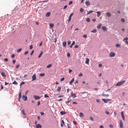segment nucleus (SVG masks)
I'll return each instance as SVG.
<instances>
[{
	"label": "nucleus",
	"mask_w": 128,
	"mask_h": 128,
	"mask_svg": "<svg viewBox=\"0 0 128 128\" xmlns=\"http://www.w3.org/2000/svg\"><path fill=\"white\" fill-rule=\"evenodd\" d=\"M22 99L26 101L27 100V98L26 96L24 95L22 96Z\"/></svg>",
	"instance_id": "obj_5"
},
{
	"label": "nucleus",
	"mask_w": 128,
	"mask_h": 128,
	"mask_svg": "<svg viewBox=\"0 0 128 128\" xmlns=\"http://www.w3.org/2000/svg\"><path fill=\"white\" fill-rule=\"evenodd\" d=\"M73 123L75 125H76L77 124L76 122L75 121H73Z\"/></svg>",
	"instance_id": "obj_42"
},
{
	"label": "nucleus",
	"mask_w": 128,
	"mask_h": 128,
	"mask_svg": "<svg viewBox=\"0 0 128 128\" xmlns=\"http://www.w3.org/2000/svg\"><path fill=\"white\" fill-rule=\"evenodd\" d=\"M125 82V80H123L118 82L116 84V86H119L123 84Z\"/></svg>",
	"instance_id": "obj_1"
},
{
	"label": "nucleus",
	"mask_w": 128,
	"mask_h": 128,
	"mask_svg": "<svg viewBox=\"0 0 128 128\" xmlns=\"http://www.w3.org/2000/svg\"><path fill=\"white\" fill-rule=\"evenodd\" d=\"M12 84L15 85H17L18 83L16 81H14L12 82Z\"/></svg>",
	"instance_id": "obj_30"
},
{
	"label": "nucleus",
	"mask_w": 128,
	"mask_h": 128,
	"mask_svg": "<svg viewBox=\"0 0 128 128\" xmlns=\"http://www.w3.org/2000/svg\"><path fill=\"white\" fill-rule=\"evenodd\" d=\"M115 55V53L113 52H110L109 56L111 57H114Z\"/></svg>",
	"instance_id": "obj_2"
},
{
	"label": "nucleus",
	"mask_w": 128,
	"mask_h": 128,
	"mask_svg": "<svg viewBox=\"0 0 128 128\" xmlns=\"http://www.w3.org/2000/svg\"><path fill=\"white\" fill-rule=\"evenodd\" d=\"M78 47V45H76L75 46V48H76Z\"/></svg>",
	"instance_id": "obj_60"
},
{
	"label": "nucleus",
	"mask_w": 128,
	"mask_h": 128,
	"mask_svg": "<svg viewBox=\"0 0 128 128\" xmlns=\"http://www.w3.org/2000/svg\"><path fill=\"white\" fill-rule=\"evenodd\" d=\"M67 6L66 5L64 7V9H65L66 8H67Z\"/></svg>",
	"instance_id": "obj_59"
},
{
	"label": "nucleus",
	"mask_w": 128,
	"mask_h": 128,
	"mask_svg": "<svg viewBox=\"0 0 128 128\" xmlns=\"http://www.w3.org/2000/svg\"><path fill=\"white\" fill-rule=\"evenodd\" d=\"M96 13L97 14V16L98 17H99L100 16L101 14V12L100 11H98L96 12Z\"/></svg>",
	"instance_id": "obj_14"
},
{
	"label": "nucleus",
	"mask_w": 128,
	"mask_h": 128,
	"mask_svg": "<svg viewBox=\"0 0 128 128\" xmlns=\"http://www.w3.org/2000/svg\"><path fill=\"white\" fill-rule=\"evenodd\" d=\"M121 21H122V22H125V20L123 18L122 19H121Z\"/></svg>",
	"instance_id": "obj_50"
},
{
	"label": "nucleus",
	"mask_w": 128,
	"mask_h": 128,
	"mask_svg": "<svg viewBox=\"0 0 128 128\" xmlns=\"http://www.w3.org/2000/svg\"><path fill=\"white\" fill-rule=\"evenodd\" d=\"M22 112L23 115L24 116H25L26 115V114L24 112V109L22 110Z\"/></svg>",
	"instance_id": "obj_29"
},
{
	"label": "nucleus",
	"mask_w": 128,
	"mask_h": 128,
	"mask_svg": "<svg viewBox=\"0 0 128 128\" xmlns=\"http://www.w3.org/2000/svg\"><path fill=\"white\" fill-rule=\"evenodd\" d=\"M60 114L62 115H64L66 114V112H65L61 111L60 112Z\"/></svg>",
	"instance_id": "obj_20"
},
{
	"label": "nucleus",
	"mask_w": 128,
	"mask_h": 128,
	"mask_svg": "<svg viewBox=\"0 0 128 128\" xmlns=\"http://www.w3.org/2000/svg\"><path fill=\"white\" fill-rule=\"evenodd\" d=\"M93 12V11L92 10H90L87 13V14H89Z\"/></svg>",
	"instance_id": "obj_27"
},
{
	"label": "nucleus",
	"mask_w": 128,
	"mask_h": 128,
	"mask_svg": "<svg viewBox=\"0 0 128 128\" xmlns=\"http://www.w3.org/2000/svg\"><path fill=\"white\" fill-rule=\"evenodd\" d=\"M74 78H72V80H70L69 82L70 84V85H72L73 82L74 81Z\"/></svg>",
	"instance_id": "obj_10"
},
{
	"label": "nucleus",
	"mask_w": 128,
	"mask_h": 128,
	"mask_svg": "<svg viewBox=\"0 0 128 128\" xmlns=\"http://www.w3.org/2000/svg\"><path fill=\"white\" fill-rule=\"evenodd\" d=\"M120 128H123V125L122 122V120L120 121Z\"/></svg>",
	"instance_id": "obj_3"
},
{
	"label": "nucleus",
	"mask_w": 128,
	"mask_h": 128,
	"mask_svg": "<svg viewBox=\"0 0 128 128\" xmlns=\"http://www.w3.org/2000/svg\"><path fill=\"white\" fill-rule=\"evenodd\" d=\"M21 92H20L18 95V98H21Z\"/></svg>",
	"instance_id": "obj_33"
},
{
	"label": "nucleus",
	"mask_w": 128,
	"mask_h": 128,
	"mask_svg": "<svg viewBox=\"0 0 128 128\" xmlns=\"http://www.w3.org/2000/svg\"><path fill=\"white\" fill-rule=\"evenodd\" d=\"M33 98L35 99V100H38V99H40V97L38 96H36V95H34V96H33Z\"/></svg>",
	"instance_id": "obj_4"
},
{
	"label": "nucleus",
	"mask_w": 128,
	"mask_h": 128,
	"mask_svg": "<svg viewBox=\"0 0 128 128\" xmlns=\"http://www.w3.org/2000/svg\"><path fill=\"white\" fill-rule=\"evenodd\" d=\"M79 115L81 117H82L84 116L83 113L82 112H80V113Z\"/></svg>",
	"instance_id": "obj_28"
},
{
	"label": "nucleus",
	"mask_w": 128,
	"mask_h": 128,
	"mask_svg": "<svg viewBox=\"0 0 128 128\" xmlns=\"http://www.w3.org/2000/svg\"><path fill=\"white\" fill-rule=\"evenodd\" d=\"M102 96H109V95L107 94H102Z\"/></svg>",
	"instance_id": "obj_35"
},
{
	"label": "nucleus",
	"mask_w": 128,
	"mask_h": 128,
	"mask_svg": "<svg viewBox=\"0 0 128 128\" xmlns=\"http://www.w3.org/2000/svg\"><path fill=\"white\" fill-rule=\"evenodd\" d=\"M43 54V52L42 51H41L40 52V54L38 56V58H40L42 54Z\"/></svg>",
	"instance_id": "obj_24"
},
{
	"label": "nucleus",
	"mask_w": 128,
	"mask_h": 128,
	"mask_svg": "<svg viewBox=\"0 0 128 128\" xmlns=\"http://www.w3.org/2000/svg\"><path fill=\"white\" fill-rule=\"evenodd\" d=\"M71 100L70 99H68V100L67 102H66V103H69L71 101Z\"/></svg>",
	"instance_id": "obj_26"
},
{
	"label": "nucleus",
	"mask_w": 128,
	"mask_h": 128,
	"mask_svg": "<svg viewBox=\"0 0 128 128\" xmlns=\"http://www.w3.org/2000/svg\"><path fill=\"white\" fill-rule=\"evenodd\" d=\"M66 44V41L64 42L63 43L62 46L64 47H65Z\"/></svg>",
	"instance_id": "obj_16"
},
{
	"label": "nucleus",
	"mask_w": 128,
	"mask_h": 128,
	"mask_svg": "<svg viewBox=\"0 0 128 128\" xmlns=\"http://www.w3.org/2000/svg\"><path fill=\"white\" fill-rule=\"evenodd\" d=\"M61 87L60 86H58L57 89V90L58 92H60V90Z\"/></svg>",
	"instance_id": "obj_22"
},
{
	"label": "nucleus",
	"mask_w": 128,
	"mask_h": 128,
	"mask_svg": "<svg viewBox=\"0 0 128 128\" xmlns=\"http://www.w3.org/2000/svg\"><path fill=\"white\" fill-rule=\"evenodd\" d=\"M73 13H72L70 14V16H69L68 19V22H69L71 20V16H72L73 15Z\"/></svg>",
	"instance_id": "obj_8"
},
{
	"label": "nucleus",
	"mask_w": 128,
	"mask_h": 128,
	"mask_svg": "<svg viewBox=\"0 0 128 128\" xmlns=\"http://www.w3.org/2000/svg\"><path fill=\"white\" fill-rule=\"evenodd\" d=\"M4 60L5 61H7L8 60L7 58H5L4 59Z\"/></svg>",
	"instance_id": "obj_61"
},
{
	"label": "nucleus",
	"mask_w": 128,
	"mask_h": 128,
	"mask_svg": "<svg viewBox=\"0 0 128 128\" xmlns=\"http://www.w3.org/2000/svg\"><path fill=\"white\" fill-rule=\"evenodd\" d=\"M15 62H16V60H12V63L14 64L15 63Z\"/></svg>",
	"instance_id": "obj_62"
},
{
	"label": "nucleus",
	"mask_w": 128,
	"mask_h": 128,
	"mask_svg": "<svg viewBox=\"0 0 128 128\" xmlns=\"http://www.w3.org/2000/svg\"><path fill=\"white\" fill-rule=\"evenodd\" d=\"M44 98H47L48 97V96H47V94H45L44 95Z\"/></svg>",
	"instance_id": "obj_48"
},
{
	"label": "nucleus",
	"mask_w": 128,
	"mask_h": 128,
	"mask_svg": "<svg viewBox=\"0 0 128 128\" xmlns=\"http://www.w3.org/2000/svg\"><path fill=\"white\" fill-rule=\"evenodd\" d=\"M28 51H26L24 53V55H26V54H28Z\"/></svg>",
	"instance_id": "obj_45"
},
{
	"label": "nucleus",
	"mask_w": 128,
	"mask_h": 128,
	"mask_svg": "<svg viewBox=\"0 0 128 128\" xmlns=\"http://www.w3.org/2000/svg\"><path fill=\"white\" fill-rule=\"evenodd\" d=\"M96 32V29H94L92 30V31H91V32L92 33H95Z\"/></svg>",
	"instance_id": "obj_21"
},
{
	"label": "nucleus",
	"mask_w": 128,
	"mask_h": 128,
	"mask_svg": "<svg viewBox=\"0 0 128 128\" xmlns=\"http://www.w3.org/2000/svg\"><path fill=\"white\" fill-rule=\"evenodd\" d=\"M90 119L91 120H94V119H93V118L92 117V116H90Z\"/></svg>",
	"instance_id": "obj_57"
},
{
	"label": "nucleus",
	"mask_w": 128,
	"mask_h": 128,
	"mask_svg": "<svg viewBox=\"0 0 128 128\" xmlns=\"http://www.w3.org/2000/svg\"><path fill=\"white\" fill-rule=\"evenodd\" d=\"M64 78H63H63H61V79H60V81H63V80H64Z\"/></svg>",
	"instance_id": "obj_43"
},
{
	"label": "nucleus",
	"mask_w": 128,
	"mask_h": 128,
	"mask_svg": "<svg viewBox=\"0 0 128 128\" xmlns=\"http://www.w3.org/2000/svg\"><path fill=\"white\" fill-rule=\"evenodd\" d=\"M42 127V126L39 124H38L36 126V128H41Z\"/></svg>",
	"instance_id": "obj_12"
},
{
	"label": "nucleus",
	"mask_w": 128,
	"mask_h": 128,
	"mask_svg": "<svg viewBox=\"0 0 128 128\" xmlns=\"http://www.w3.org/2000/svg\"><path fill=\"white\" fill-rule=\"evenodd\" d=\"M70 41H68V45H70Z\"/></svg>",
	"instance_id": "obj_53"
},
{
	"label": "nucleus",
	"mask_w": 128,
	"mask_h": 128,
	"mask_svg": "<svg viewBox=\"0 0 128 128\" xmlns=\"http://www.w3.org/2000/svg\"><path fill=\"white\" fill-rule=\"evenodd\" d=\"M22 50V48H20L19 49H18V50H17V52H20Z\"/></svg>",
	"instance_id": "obj_32"
},
{
	"label": "nucleus",
	"mask_w": 128,
	"mask_h": 128,
	"mask_svg": "<svg viewBox=\"0 0 128 128\" xmlns=\"http://www.w3.org/2000/svg\"><path fill=\"white\" fill-rule=\"evenodd\" d=\"M15 56V55L14 54H12L11 56V57L12 58H14Z\"/></svg>",
	"instance_id": "obj_46"
},
{
	"label": "nucleus",
	"mask_w": 128,
	"mask_h": 128,
	"mask_svg": "<svg viewBox=\"0 0 128 128\" xmlns=\"http://www.w3.org/2000/svg\"><path fill=\"white\" fill-rule=\"evenodd\" d=\"M82 73H80L79 74L78 76H82Z\"/></svg>",
	"instance_id": "obj_52"
},
{
	"label": "nucleus",
	"mask_w": 128,
	"mask_h": 128,
	"mask_svg": "<svg viewBox=\"0 0 128 128\" xmlns=\"http://www.w3.org/2000/svg\"><path fill=\"white\" fill-rule=\"evenodd\" d=\"M100 128H104L103 126L100 125Z\"/></svg>",
	"instance_id": "obj_64"
},
{
	"label": "nucleus",
	"mask_w": 128,
	"mask_h": 128,
	"mask_svg": "<svg viewBox=\"0 0 128 128\" xmlns=\"http://www.w3.org/2000/svg\"><path fill=\"white\" fill-rule=\"evenodd\" d=\"M71 96L73 98H74L76 96H75V94H72Z\"/></svg>",
	"instance_id": "obj_37"
},
{
	"label": "nucleus",
	"mask_w": 128,
	"mask_h": 128,
	"mask_svg": "<svg viewBox=\"0 0 128 128\" xmlns=\"http://www.w3.org/2000/svg\"><path fill=\"white\" fill-rule=\"evenodd\" d=\"M101 24H100L98 25L97 26V28L98 29H100L101 28Z\"/></svg>",
	"instance_id": "obj_18"
},
{
	"label": "nucleus",
	"mask_w": 128,
	"mask_h": 128,
	"mask_svg": "<svg viewBox=\"0 0 128 128\" xmlns=\"http://www.w3.org/2000/svg\"><path fill=\"white\" fill-rule=\"evenodd\" d=\"M128 40V37H126L125 38L124 40V41L125 40L127 41V40Z\"/></svg>",
	"instance_id": "obj_41"
},
{
	"label": "nucleus",
	"mask_w": 128,
	"mask_h": 128,
	"mask_svg": "<svg viewBox=\"0 0 128 128\" xmlns=\"http://www.w3.org/2000/svg\"><path fill=\"white\" fill-rule=\"evenodd\" d=\"M32 48V45H30V49H31Z\"/></svg>",
	"instance_id": "obj_51"
},
{
	"label": "nucleus",
	"mask_w": 128,
	"mask_h": 128,
	"mask_svg": "<svg viewBox=\"0 0 128 128\" xmlns=\"http://www.w3.org/2000/svg\"><path fill=\"white\" fill-rule=\"evenodd\" d=\"M51 66H52L51 64H49L46 67L47 68H49L51 67Z\"/></svg>",
	"instance_id": "obj_36"
},
{
	"label": "nucleus",
	"mask_w": 128,
	"mask_h": 128,
	"mask_svg": "<svg viewBox=\"0 0 128 128\" xmlns=\"http://www.w3.org/2000/svg\"><path fill=\"white\" fill-rule=\"evenodd\" d=\"M102 29L104 31H106L107 30L106 28L104 26H102Z\"/></svg>",
	"instance_id": "obj_13"
},
{
	"label": "nucleus",
	"mask_w": 128,
	"mask_h": 128,
	"mask_svg": "<svg viewBox=\"0 0 128 128\" xmlns=\"http://www.w3.org/2000/svg\"><path fill=\"white\" fill-rule=\"evenodd\" d=\"M19 66V64L17 65L16 66V68H18Z\"/></svg>",
	"instance_id": "obj_63"
},
{
	"label": "nucleus",
	"mask_w": 128,
	"mask_h": 128,
	"mask_svg": "<svg viewBox=\"0 0 128 128\" xmlns=\"http://www.w3.org/2000/svg\"><path fill=\"white\" fill-rule=\"evenodd\" d=\"M86 20L87 22H89L90 21V19L89 18H88L86 19Z\"/></svg>",
	"instance_id": "obj_38"
},
{
	"label": "nucleus",
	"mask_w": 128,
	"mask_h": 128,
	"mask_svg": "<svg viewBox=\"0 0 128 128\" xmlns=\"http://www.w3.org/2000/svg\"><path fill=\"white\" fill-rule=\"evenodd\" d=\"M85 4L87 6H90V2L88 0H86L85 2Z\"/></svg>",
	"instance_id": "obj_9"
},
{
	"label": "nucleus",
	"mask_w": 128,
	"mask_h": 128,
	"mask_svg": "<svg viewBox=\"0 0 128 128\" xmlns=\"http://www.w3.org/2000/svg\"><path fill=\"white\" fill-rule=\"evenodd\" d=\"M98 66L100 67H101L102 66V65L101 64H100L98 65Z\"/></svg>",
	"instance_id": "obj_49"
},
{
	"label": "nucleus",
	"mask_w": 128,
	"mask_h": 128,
	"mask_svg": "<svg viewBox=\"0 0 128 128\" xmlns=\"http://www.w3.org/2000/svg\"><path fill=\"white\" fill-rule=\"evenodd\" d=\"M45 74L44 73H42L40 75V76H43Z\"/></svg>",
	"instance_id": "obj_34"
},
{
	"label": "nucleus",
	"mask_w": 128,
	"mask_h": 128,
	"mask_svg": "<svg viewBox=\"0 0 128 128\" xmlns=\"http://www.w3.org/2000/svg\"><path fill=\"white\" fill-rule=\"evenodd\" d=\"M116 47H120L121 46V45L119 44H116Z\"/></svg>",
	"instance_id": "obj_31"
},
{
	"label": "nucleus",
	"mask_w": 128,
	"mask_h": 128,
	"mask_svg": "<svg viewBox=\"0 0 128 128\" xmlns=\"http://www.w3.org/2000/svg\"><path fill=\"white\" fill-rule=\"evenodd\" d=\"M83 36L84 38H86L87 37V36L86 34H84Z\"/></svg>",
	"instance_id": "obj_47"
},
{
	"label": "nucleus",
	"mask_w": 128,
	"mask_h": 128,
	"mask_svg": "<svg viewBox=\"0 0 128 128\" xmlns=\"http://www.w3.org/2000/svg\"><path fill=\"white\" fill-rule=\"evenodd\" d=\"M25 84V82H22L20 84V85L21 86L22 85Z\"/></svg>",
	"instance_id": "obj_40"
},
{
	"label": "nucleus",
	"mask_w": 128,
	"mask_h": 128,
	"mask_svg": "<svg viewBox=\"0 0 128 128\" xmlns=\"http://www.w3.org/2000/svg\"><path fill=\"white\" fill-rule=\"evenodd\" d=\"M72 1H70L69 3H68V4L69 5H70L71 4H72Z\"/></svg>",
	"instance_id": "obj_55"
},
{
	"label": "nucleus",
	"mask_w": 128,
	"mask_h": 128,
	"mask_svg": "<svg viewBox=\"0 0 128 128\" xmlns=\"http://www.w3.org/2000/svg\"><path fill=\"white\" fill-rule=\"evenodd\" d=\"M109 126L110 128H112L113 127V125L112 124H110L109 125Z\"/></svg>",
	"instance_id": "obj_54"
},
{
	"label": "nucleus",
	"mask_w": 128,
	"mask_h": 128,
	"mask_svg": "<svg viewBox=\"0 0 128 128\" xmlns=\"http://www.w3.org/2000/svg\"><path fill=\"white\" fill-rule=\"evenodd\" d=\"M106 15L108 17H110L111 16V14L109 12H107L106 13Z\"/></svg>",
	"instance_id": "obj_15"
},
{
	"label": "nucleus",
	"mask_w": 128,
	"mask_h": 128,
	"mask_svg": "<svg viewBox=\"0 0 128 128\" xmlns=\"http://www.w3.org/2000/svg\"><path fill=\"white\" fill-rule=\"evenodd\" d=\"M121 114L122 117V118L124 120H125V118H124V113H123V112H121Z\"/></svg>",
	"instance_id": "obj_11"
},
{
	"label": "nucleus",
	"mask_w": 128,
	"mask_h": 128,
	"mask_svg": "<svg viewBox=\"0 0 128 128\" xmlns=\"http://www.w3.org/2000/svg\"><path fill=\"white\" fill-rule=\"evenodd\" d=\"M36 78V76L35 74H34L32 76V81L35 80Z\"/></svg>",
	"instance_id": "obj_7"
},
{
	"label": "nucleus",
	"mask_w": 128,
	"mask_h": 128,
	"mask_svg": "<svg viewBox=\"0 0 128 128\" xmlns=\"http://www.w3.org/2000/svg\"><path fill=\"white\" fill-rule=\"evenodd\" d=\"M61 124H64V121L63 120H62L61 121Z\"/></svg>",
	"instance_id": "obj_58"
},
{
	"label": "nucleus",
	"mask_w": 128,
	"mask_h": 128,
	"mask_svg": "<svg viewBox=\"0 0 128 128\" xmlns=\"http://www.w3.org/2000/svg\"><path fill=\"white\" fill-rule=\"evenodd\" d=\"M51 28H52L54 26V24H53L50 23L49 24Z\"/></svg>",
	"instance_id": "obj_25"
},
{
	"label": "nucleus",
	"mask_w": 128,
	"mask_h": 128,
	"mask_svg": "<svg viewBox=\"0 0 128 128\" xmlns=\"http://www.w3.org/2000/svg\"><path fill=\"white\" fill-rule=\"evenodd\" d=\"M102 100L103 101H104L105 103H107L108 101H110L111 100L110 99L106 100L104 99H102Z\"/></svg>",
	"instance_id": "obj_6"
},
{
	"label": "nucleus",
	"mask_w": 128,
	"mask_h": 128,
	"mask_svg": "<svg viewBox=\"0 0 128 128\" xmlns=\"http://www.w3.org/2000/svg\"><path fill=\"white\" fill-rule=\"evenodd\" d=\"M1 75L2 76L4 77H6V75L3 72H2L1 73Z\"/></svg>",
	"instance_id": "obj_19"
},
{
	"label": "nucleus",
	"mask_w": 128,
	"mask_h": 128,
	"mask_svg": "<svg viewBox=\"0 0 128 128\" xmlns=\"http://www.w3.org/2000/svg\"><path fill=\"white\" fill-rule=\"evenodd\" d=\"M83 9L82 8H81L80 9V11L81 12H83Z\"/></svg>",
	"instance_id": "obj_39"
},
{
	"label": "nucleus",
	"mask_w": 128,
	"mask_h": 128,
	"mask_svg": "<svg viewBox=\"0 0 128 128\" xmlns=\"http://www.w3.org/2000/svg\"><path fill=\"white\" fill-rule=\"evenodd\" d=\"M105 113L106 114H108V115H109L110 114L109 112H108L107 111H106L105 112Z\"/></svg>",
	"instance_id": "obj_44"
},
{
	"label": "nucleus",
	"mask_w": 128,
	"mask_h": 128,
	"mask_svg": "<svg viewBox=\"0 0 128 128\" xmlns=\"http://www.w3.org/2000/svg\"><path fill=\"white\" fill-rule=\"evenodd\" d=\"M50 15V12H48L46 14V16L48 17Z\"/></svg>",
	"instance_id": "obj_23"
},
{
	"label": "nucleus",
	"mask_w": 128,
	"mask_h": 128,
	"mask_svg": "<svg viewBox=\"0 0 128 128\" xmlns=\"http://www.w3.org/2000/svg\"><path fill=\"white\" fill-rule=\"evenodd\" d=\"M89 59L88 58H86V61L85 63L88 64L89 63Z\"/></svg>",
	"instance_id": "obj_17"
},
{
	"label": "nucleus",
	"mask_w": 128,
	"mask_h": 128,
	"mask_svg": "<svg viewBox=\"0 0 128 128\" xmlns=\"http://www.w3.org/2000/svg\"><path fill=\"white\" fill-rule=\"evenodd\" d=\"M69 73L70 74L71 72H72V70L70 69H69L68 70Z\"/></svg>",
	"instance_id": "obj_56"
}]
</instances>
